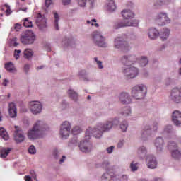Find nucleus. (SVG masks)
Masks as SVG:
<instances>
[{"label": "nucleus", "mask_w": 181, "mask_h": 181, "mask_svg": "<svg viewBox=\"0 0 181 181\" xmlns=\"http://www.w3.org/2000/svg\"><path fill=\"white\" fill-rule=\"evenodd\" d=\"M59 129L71 132V123L69 121L63 122L60 125Z\"/></svg>", "instance_id": "29"}, {"label": "nucleus", "mask_w": 181, "mask_h": 181, "mask_svg": "<svg viewBox=\"0 0 181 181\" xmlns=\"http://www.w3.org/2000/svg\"><path fill=\"white\" fill-rule=\"evenodd\" d=\"M30 174L31 175L33 179H36V173H35V170H31L30 171Z\"/></svg>", "instance_id": "64"}, {"label": "nucleus", "mask_w": 181, "mask_h": 181, "mask_svg": "<svg viewBox=\"0 0 181 181\" xmlns=\"http://www.w3.org/2000/svg\"><path fill=\"white\" fill-rule=\"evenodd\" d=\"M65 160H66V156H62V158L59 159V164L62 165V163H64Z\"/></svg>", "instance_id": "63"}, {"label": "nucleus", "mask_w": 181, "mask_h": 181, "mask_svg": "<svg viewBox=\"0 0 181 181\" xmlns=\"http://www.w3.org/2000/svg\"><path fill=\"white\" fill-rule=\"evenodd\" d=\"M70 132H71L59 129V136L62 139H67L70 136Z\"/></svg>", "instance_id": "35"}, {"label": "nucleus", "mask_w": 181, "mask_h": 181, "mask_svg": "<svg viewBox=\"0 0 181 181\" xmlns=\"http://www.w3.org/2000/svg\"><path fill=\"white\" fill-rule=\"evenodd\" d=\"M8 114L11 118H15L18 115V110H16V105L14 103H11L8 105Z\"/></svg>", "instance_id": "23"}, {"label": "nucleus", "mask_w": 181, "mask_h": 181, "mask_svg": "<svg viewBox=\"0 0 181 181\" xmlns=\"http://www.w3.org/2000/svg\"><path fill=\"white\" fill-rule=\"evenodd\" d=\"M62 4L65 6L67 5H70V4H71V0H62Z\"/></svg>", "instance_id": "61"}, {"label": "nucleus", "mask_w": 181, "mask_h": 181, "mask_svg": "<svg viewBox=\"0 0 181 181\" xmlns=\"http://www.w3.org/2000/svg\"><path fill=\"white\" fill-rule=\"evenodd\" d=\"M0 136L4 141L9 139V134H8V132L4 127L0 128Z\"/></svg>", "instance_id": "41"}, {"label": "nucleus", "mask_w": 181, "mask_h": 181, "mask_svg": "<svg viewBox=\"0 0 181 181\" xmlns=\"http://www.w3.org/2000/svg\"><path fill=\"white\" fill-rule=\"evenodd\" d=\"M153 144L157 152H162L163 151V148H165V140L162 137H157L154 140Z\"/></svg>", "instance_id": "17"}, {"label": "nucleus", "mask_w": 181, "mask_h": 181, "mask_svg": "<svg viewBox=\"0 0 181 181\" xmlns=\"http://www.w3.org/2000/svg\"><path fill=\"white\" fill-rule=\"evenodd\" d=\"M170 98L173 103H180L181 94L179 88H174L171 90Z\"/></svg>", "instance_id": "13"}, {"label": "nucleus", "mask_w": 181, "mask_h": 181, "mask_svg": "<svg viewBox=\"0 0 181 181\" xmlns=\"http://www.w3.org/2000/svg\"><path fill=\"white\" fill-rule=\"evenodd\" d=\"M173 122H174L175 125L179 126L181 125V112L175 110L173 112L172 115Z\"/></svg>", "instance_id": "22"}, {"label": "nucleus", "mask_w": 181, "mask_h": 181, "mask_svg": "<svg viewBox=\"0 0 181 181\" xmlns=\"http://www.w3.org/2000/svg\"><path fill=\"white\" fill-rule=\"evenodd\" d=\"M137 62L141 67H145V66L148 65L149 63V60H148V57H141L140 58H137Z\"/></svg>", "instance_id": "32"}, {"label": "nucleus", "mask_w": 181, "mask_h": 181, "mask_svg": "<svg viewBox=\"0 0 181 181\" xmlns=\"http://www.w3.org/2000/svg\"><path fill=\"white\" fill-rule=\"evenodd\" d=\"M114 46L115 49H121L123 52H129V50H131V46H129V44L119 37L115 39Z\"/></svg>", "instance_id": "7"}, {"label": "nucleus", "mask_w": 181, "mask_h": 181, "mask_svg": "<svg viewBox=\"0 0 181 181\" xmlns=\"http://www.w3.org/2000/svg\"><path fill=\"white\" fill-rule=\"evenodd\" d=\"M54 16V26L56 30H59V21H60V16L57 13V11H52Z\"/></svg>", "instance_id": "30"}, {"label": "nucleus", "mask_w": 181, "mask_h": 181, "mask_svg": "<svg viewBox=\"0 0 181 181\" xmlns=\"http://www.w3.org/2000/svg\"><path fill=\"white\" fill-rule=\"evenodd\" d=\"M52 4H53L52 0H45V6H47V8H49Z\"/></svg>", "instance_id": "60"}, {"label": "nucleus", "mask_w": 181, "mask_h": 181, "mask_svg": "<svg viewBox=\"0 0 181 181\" xmlns=\"http://www.w3.org/2000/svg\"><path fill=\"white\" fill-rule=\"evenodd\" d=\"M114 149H115V147L114 146H111L110 147L107 148L106 151L107 153L111 154L114 152Z\"/></svg>", "instance_id": "57"}, {"label": "nucleus", "mask_w": 181, "mask_h": 181, "mask_svg": "<svg viewBox=\"0 0 181 181\" xmlns=\"http://www.w3.org/2000/svg\"><path fill=\"white\" fill-rule=\"evenodd\" d=\"M106 10L107 12L110 13L115 12L117 10V5L115 4V2L112 0L107 1L106 4Z\"/></svg>", "instance_id": "27"}, {"label": "nucleus", "mask_w": 181, "mask_h": 181, "mask_svg": "<svg viewBox=\"0 0 181 181\" xmlns=\"http://www.w3.org/2000/svg\"><path fill=\"white\" fill-rule=\"evenodd\" d=\"M148 35L151 40H156L159 37V30L155 28H151L148 30Z\"/></svg>", "instance_id": "21"}, {"label": "nucleus", "mask_w": 181, "mask_h": 181, "mask_svg": "<svg viewBox=\"0 0 181 181\" xmlns=\"http://www.w3.org/2000/svg\"><path fill=\"white\" fill-rule=\"evenodd\" d=\"M77 1L79 6L84 7L86 6V4H87L88 0H77Z\"/></svg>", "instance_id": "53"}, {"label": "nucleus", "mask_w": 181, "mask_h": 181, "mask_svg": "<svg viewBox=\"0 0 181 181\" xmlns=\"http://www.w3.org/2000/svg\"><path fill=\"white\" fill-rule=\"evenodd\" d=\"M42 134L34 127L28 132V139H37Z\"/></svg>", "instance_id": "18"}, {"label": "nucleus", "mask_w": 181, "mask_h": 181, "mask_svg": "<svg viewBox=\"0 0 181 181\" xmlns=\"http://www.w3.org/2000/svg\"><path fill=\"white\" fill-rule=\"evenodd\" d=\"M172 125H167L164 127V132H165V134H170V132H172Z\"/></svg>", "instance_id": "52"}, {"label": "nucleus", "mask_w": 181, "mask_h": 181, "mask_svg": "<svg viewBox=\"0 0 181 181\" xmlns=\"http://www.w3.org/2000/svg\"><path fill=\"white\" fill-rule=\"evenodd\" d=\"M52 156L54 159H56L57 160H58V159H60V156H62V153H60L59 150L55 149L52 152Z\"/></svg>", "instance_id": "46"}, {"label": "nucleus", "mask_w": 181, "mask_h": 181, "mask_svg": "<svg viewBox=\"0 0 181 181\" xmlns=\"http://www.w3.org/2000/svg\"><path fill=\"white\" fill-rule=\"evenodd\" d=\"M170 83H172V79L170 78H167L165 80V86H170Z\"/></svg>", "instance_id": "62"}, {"label": "nucleus", "mask_w": 181, "mask_h": 181, "mask_svg": "<svg viewBox=\"0 0 181 181\" xmlns=\"http://www.w3.org/2000/svg\"><path fill=\"white\" fill-rule=\"evenodd\" d=\"M28 108L33 115H37L42 112L43 105L39 101H31L28 104Z\"/></svg>", "instance_id": "8"}, {"label": "nucleus", "mask_w": 181, "mask_h": 181, "mask_svg": "<svg viewBox=\"0 0 181 181\" xmlns=\"http://www.w3.org/2000/svg\"><path fill=\"white\" fill-rule=\"evenodd\" d=\"M171 156H172V158L175 159V160H178V159H180V158H181L180 150H179L177 148L171 150Z\"/></svg>", "instance_id": "31"}, {"label": "nucleus", "mask_w": 181, "mask_h": 181, "mask_svg": "<svg viewBox=\"0 0 181 181\" xmlns=\"http://www.w3.org/2000/svg\"><path fill=\"white\" fill-rule=\"evenodd\" d=\"M100 181H118V176L114 174L105 173L102 175Z\"/></svg>", "instance_id": "19"}, {"label": "nucleus", "mask_w": 181, "mask_h": 181, "mask_svg": "<svg viewBox=\"0 0 181 181\" xmlns=\"http://www.w3.org/2000/svg\"><path fill=\"white\" fill-rule=\"evenodd\" d=\"M120 129H122V132H127V129H128V122L127 121H123L120 124Z\"/></svg>", "instance_id": "47"}, {"label": "nucleus", "mask_w": 181, "mask_h": 181, "mask_svg": "<svg viewBox=\"0 0 181 181\" xmlns=\"http://www.w3.org/2000/svg\"><path fill=\"white\" fill-rule=\"evenodd\" d=\"M11 151H12V148H2L0 151V158L5 159V158H6V156H8V155H9V152H11Z\"/></svg>", "instance_id": "37"}, {"label": "nucleus", "mask_w": 181, "mask_h": 181, "mask_svg": "<svg viewBox=\"0 0 181 181\" xmlns=\"http://www.w3.org/2000/svg\"><path fill=\"white\" fill-rule=\"evenodd\" d=\"M159 128V124L157 122L153 123V131L156 132Z\"/></svg>", "instance_id": "55"}, {"label": "nucleus", "mask_w": 181, "mask_h": 181, "mask_svg": "<svg viewBox=\"0 0 181 181\" xmlns=\"http://www.w3.org/2000/svg\"><path fill=\"white\" fill-rule=\"evenodd\" d=\"M121 70L124 77L129 80L138 77V74H139V69L134 65L122 66Z\"/></svg>", "instance_id": "3"}, {"label": "nucleus", "mask_w": 181, "mask_h": 181, "mask_svg": "<svg viewBox=\"0 0 181 181\" xmlns=\"http://www.w3.org/2000/svg\"><path fill=\"white\" fill-rule=\"evenodd\" d=\"M139 25V21L136 19L126 21L127 27L136 28Z\"/></svg>", "instance_id": "36"}, {"label": "nucleus", "mask_w": 181, "mask_h": 181, "mask_svg": "<svg viewBox=\"0 0 181 181\" xmlns=\"http://www.w3.org/2000/svg\"><path fill=\"white\" fill-rule=\"evenodd\" d=\"M151 129H152V128L149 124H146L144 127V129L141 133L142 139H144V138H147L149 136V135H151Z\"/></svg>", "instance_id": "28"}, {"label": "nucleus", "mask_w": 181, "mask_h": 181, "mask_svg": "<svg viewBox=\"0 0 181 181\" xmlns=\"http://www.w3.org/2000/svg\"><path fill=\"white\" fill-rule=\"evenodd\" d=\"M146 162L148 169H156V168H158V160H156V158L152 155L147 156Z\"/></svg>", "instance_id": "14"}, {"label": "nucleus", "mask_w": 181, "mask_h": 181, "mask_svg": "<svg viewBox=\"0 0 181 181\" xmlns=\"http://www.w3.org/2000/svg\"><path fill=\"white\" fill-rule=\"evenodd\" d=\"M119 101L122 104L128 105L132 103V99H131V95H129V93L122 92L119 95Z\"/></svg>", "instance_id": "16"}, {"label": "nucleus", "mask_w": 181, "mask_h": 181, "mask_svg": "<svg viewBox=\"0 0 181 181\" xmlns=\"http://www.w3.org/2000/svg\"><path fill=\"white\" fill-rule=\"evenodd\" d=\"M148 150L146 149V147L144 146H140L137 149V157L139 158V159H141V160H144V159H145L146 157H148L146 156Z\"/></svg>", "instance_id": "20"}, {"label": "nucleus", "mask_w": 181, "mask_h": 181, "mask_svg": "<svg viewBox=\"0 0 181 181\" xmlns=\"http://www.w3.org/2000/svg\"><path fill=\"white\" fill-rule=\"evenodd\" d=\"M124 144H125V141L124 140H120L118 143H117V148H122V146H124Z\"/></svg>", "instance_id": "59"}, {"label": "nucleus", "mask_w": 181, "mask_h": 181, "mask_svg": "<svg viewBox=\"0 0 181 181\" xmlns=\"http://www.w3.org/2000/svg\"><path fill=\"white\" fill-rule=\"evenodd\" d=\"M119 119L115 118L107 119L104 122L98 123L94 128L89 127L86 129V136H91V132H93V136L96 139H100L105 132H110V131L113 128L114 125H119Z\"/></svg>", "instance_id": "1"}, {"label": "nucleus", "mask_w": 181, "mask_h": 181, "mask_svg": "<svg viewBox=\"0 0 181 181\" xmlns=\"http://www.w3.org/2000/svg\"><path fill=\"white\" fill-rule=\"evenodd\" d=\"M67 94L68 97H69V98L72 100V101H74L75 103H77V101H78V93L76 92V90L73 89H69L67 91Z\"/></svg>", "instance_id": "26"}, {"label": "nucleus", "mask_w": 181, "mask_h": 181, "mask_svg": "<svg viewBox=\"0 0 181 181\" xmlns=\"http://www.w3.org/2000/svg\"><path fill=\"white\" fill-rule=\"evenodd\" d=\"M78 142V139L77 137H74L70 140V144H72V145H77Z\"/></svg>", "instance_id": "56"}, {"label": "nucleus", "mask_w": 181, "mask_h": 181, "mask_svg": "<svg viewBox=\"0 0 181 181\" xmlns=\"http://www.w3.org/2000/svg\"><path fill=\"white\" fill-rule=\"evenodd\" d=\"M148 93V88L144 84L136 85L132 88V97L135 100H144Z\"/></svg>", "instance_id": "2"}, {"label": "nucleus", "mask_w": 181, "mask_h": 181, "mask_svg": "<svg viewBox=\"0 0 181 181\" xmlns=\"http://www.w3.org/2000/svg\"><path fill=\"white\" fill-rule=\"evenodd\" d=\"M15 132H14V139L17 144H21L25 141V136L23 135V132L22 129L19 128L18 126H15Z\"/></svg>", "instance_id": "15"}, {"label": "nucleus", "mask_w": 181, "mask_h": 181, "mask_svg": "<svg viewBox=\"0 0 181 181\" xmlns=\"http://www.w3.org/2000/svg\"><path fill=\"white\" fill-rule=\"evenodd\" d=\"M23 26H25V28H32V26H33V24L32 23V21H29V18H25L23 22Z\"/></svg>", "instance_id": "49"}, {"label": "nucleus", "mask_w": 181, "mask_h": 181, "mask_svg": "<svg viewBox=\"0 0 181 181\" xmlns=\"http://www.w3.org/2000/svg\"><path fill=\"white\" fill-rule=\"evenodd\" d=\"M33 127L34 129H36L41 134L44 131H47V129H49V126L42 120H37L35 122Z\"/></svg>", "instance_id": "12"}, {"label": "nucleus", "mask_w": 181, "mask_h": 181, "mask_svg": "<svg viewBox=\"0 0 181 181\" xmlns=\"http://www.w3.org/2000/svg\"><path fill=\"white\" fill-rule=\"evenodd\" d=\"M0 136L4 141L9 139V134H8V132L4 127L0 128Z\"/></svg>", "instance_id": "40"}, {"label": "nucleus", "mask_w": 181, "mask_h": 181, "mask_svg": "<svg viewBox=\"0 0 181 181\" xmlns=\"http://www.w3.org/2000/svg\"><path fill=\"white\" fill-rule=\"evenodd\" d=\"M155 21L159 26H165L167 23H170V18L166 13H159L155 17Z\"/></svg>", "instance_id": "10"}, {"label": "nucleus", "mask_w": 181, "mask_h": 181, "mask_svg": "<svg viewBox=\"0 0 181 181\" xmlns=\"http://www.w3.org/2000/svg\"><path fill=\"white\" fill-rule=\"evenodd\" d=\"M90 133L91 134L88 138V136H87V132H86L85 140L81 141L78 145L80 151L83 153H88V152H91V149H93V144H91V143L88 140L91 139V136H93V135L94 136V132L92 131Z\"/></svg>", "instance_id": "5"}, {"label": "nucleus", "mask_w": 181, "mask_h": 181, "mask_svg": "<svg viewBox=\"0 0 181 181\" xmlns=\"http://www.w3.org/2000/svg\"><path fill=\"white\" fill-rule=\"evenodd\" d=\"M35 23L40 30H45L47 28V21H46V18L42 16L40 13L37 14Z\"/></svg>", "instance_id": "11"}, {"label": "nucleus", "mask_w": 181, "mask_h": 181, "mask_svg": "<svg viewBox=\"0 0 181 181\" xmlns=\"http://www.w3.org/2000/svg\"><path fill=\"white\" fill-rule=\"evenodd\" d=\"M169 35H170V30L168 28H163L159 33L158 37H160V39H161L162 42H165L169 38Z\"/></svg>", "instance_id": "24"}, {"label": "nucleus", "mask_w": 181, "mask_h": 181, "mask_svg": "<svg viewBox=\"0 0 181 181\" xmlns=\"http://www.w3.org/2000/svg\"><path fill=\"white\" fill-rule=\"evenodd\" d=\"M21 50L20 49H16L14 51V57L16 59V60H18V59H19L20 56L19 54H21Z\"/></svg>", "instance_id": "54"}, {"label": "nucleus", "mask_w": 181, "mask_h": 181, "mask_svg": "<svg viewBox=\"0 0 181 181\" xmlns=\"http://www.w3.org/2000/svg\"><path fill=\"white\" fill-rule=\"evenodd\" d=\"M114 29H121V28H127V21H116L113 25Z\"/></svg>", "instance_id": "33"}, {"label": "nucleus", "mask_w": 181, "mask_h": 181, "mask_svg": "<svg viewBox=\"0 0 181 181\" xmlns=\"http://www.w3.org/2000/svg\"><path fill=\"white\" fill-rule=\"evenodd\" d=\"M177 144L175 141H169L168 143V148L170 151H175V149H177Z\"/></svg>", "instance_id": "45"}, {"label": "nucleus", "mask_w": 181, "mask_h": 181, "mask_svg": "<svg viewBox=\"0 0 181 181\" xmlns=\"http://www.w3.org/2000/svg\"><path fill=\"white\" fill-rule=\"evenodd\" d=\"M138 165H139L138 162L134 160L132 161L130 163V170L132 172H136L139 169Z\"/></svg>", "instance_id": "42"}, {"label": "nucleus", "mask_w": 181, "mask_h": 181, "mask_svg": "<svg viewBox=\"0 0 181 181\" xmlns=\"http://www.w3.org/2000/svg\"><path fill=\"white\" fill-rule=\"evenodd\" d=\"M119 181H128V175H122L119 178Z\"/></svg>", "instance_id": "58"}, {"label": "nucleus", "mask_w": 181, "mask_h": 181, "mask_svg": "<svg viewBox=\"0 0 181 181\" xmlns=\"http://www.w3.org/2000/svg\"><path fill=\"white\" fill-rule=\"evenodd\" d=\"M120 62L123 66H134L138 62V58L134 54L124 55L121 57Z\"/></svg>", "instance_id": "9"}, {"label": "nucleus", "mask_w": 181, "mask_h": 181, "mask_svg": "<svg viewBox=\"0 0 181 181\" xmlns=\"http://www.w3.org/2000/svg\"><path fill=\"white\" fill-rule=\"evenodd\" d=\"M10 46L11 47H16L19 46V43H18V38L14 37L10 41Z\"/></svg>", "instance_id": "50"}, {"label": "nucleus", "mask_w": 181, "mask_h": 181, "mask_svg": "<svg viewBox=\"0 0 181 181\" xmlns=\"http://www.w3.org/2000/svg\"><path fill=\"white\" fill-rule=\"evenodd\" d=\"M102 168L105 169V170H107V172L110 171V170L111 169V167L110 166V162L103 161L102 163Z\"/></svg>", "instance_id": "48"}, {"label": "nucleus", "mask_w": 181, "mask_h": 181, "mask_svg": "<svg viewBox=\"0 0 181 181\" xmlns=\"http://www.w3.org/2000/svg\"><path fill=\"white\" fill-rule=\"evenodd\" d=\"M122 16L124 19L126 21H128V19H132L133 18H135V13L129 10V9H124L122 11Z\"/></svg>", "instance_id": "25"}, {"label": "nucleus", "mask_w": 181, "mask_h": 181, "mask_svg": "<svg viewBox=\"0 0 181 181\" xmlns=\"http://www.w3.org/2000/svg\"><path fill=\"white\" fill-rule=\"evenodd\" d=\"M20 40L23 45H33L36 40V35L32 30H26L21 35Z\"/></svg>", "instance_id": "6"}, {"label": "nucleus", "mask_w": 181, "mask_h": 181, "mask_svg": "<svg viewBox=\"0 0 181 181\" xmlns=\"http://www.w3.org/2000/svg\"><path fill=\"white\" fill-rule=\"evenodd\" d=\"M81 127L79 126H75L71 129V134L74 135H78V134H81Z\"/></svg>", "instance_id": "44"}, {"label": "nucleus", "mask_w": 181, "mask_h": 181, "mask_svg": "<svg viewBox=\"0 0 181 181\" xmlns=\"http://www.w3.org/2000/svg\"><path fill=\"white\" fill-rule=\"evenodd\" d=\"M32 56H33V51H32V49H28L24 51V57L25 59H28L29 60L32 59Z\"/></svg>", "instance_id": "43"}, {"label": "nucleus", "mask_w": 181, "mask_h": 181, "mask_svg": "<svg viewBox=\"0 0 181 181\" xmlns=\"http://www.w3.org/2000/svg\"><path fill=\"white\" fill-rule=\"evenodd\" d=\"M79 78L82 80H84V81H90V78L87 77V71L82 69L78 73Z\"/></svg>", "instance_id": "39"}, {"label": "nucleus", "mask_w": 181, "mask_h": 181, "mask_svg": "<svg viewBox=\"0 0 181 181\" xmlns=\"http://www.w3.org/2000/svg\"><path fill=\"white\" fill-rule=\"evenodd\" d=\"M4 67L7 71H9V73H13L16 70L15 65H13V63L11 62L6 63Z\"/></svg>", "instance_id": "38"}, {"label": "nucleus", "mask_w": 181, "mask_h": 181, "mask_svg": "<svg viewBox=\"0 0 181 181\" xmlns=\"http://www.w3.org/2000/svg\"><path fill=\"white\" fill-rule=\"evenodd\" d=\"M91 38L93 45L99 47H107L108 45L105 42V37L103 36V33L100 31H93L91 33Z\"/></svg>", "instance_id": "4"}, {"label": "nucleus", "mask_w": 181, "mask_h": 181, "mask_svg": "<svg viewBox=\"0 0 181 181\" xmlns=\"http://www.w3.org/2000/svg\"><path fill=\"white\" fill-rule=\"evenodd\" d=\"M120 114L121 115H124V117H129V115L132 114V110L130 107L127 106L122 108Z\"/></svg>", "instance_id": "34"}, {"label": "nucleus", "mask_w": 181, "mask_h": 181, "mask_svg": "<svg viewBox=\"0 0 181 181\" xmlns=\"http://www.w3.org/2000/svg\"><path fill=\"white\" fill-rule=\"evenodd\" d=\"M28 152L30 155H35L36 153V148H35V146H30L28 148Z\"/></svg>", "instance_id": "51"}]
</instances>
